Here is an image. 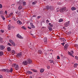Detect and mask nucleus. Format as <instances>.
I'll list each match as a JSON object with an SVG mask.
<instances>
[{
    "instance_id": "nucleus-15",
    "label": "nucleus",
    "mask_w": 78,
    "mask_h": 78,
    "mask_svg": "<svg viewBox=\"0 0 78 78\" xmlns=\"http://www.w3.org/2000/svg\"><path fill=\"white\" fill-rule=\"evenodd\" d=\"M17 23L19 25H21L22 23V22L21 21H20V20H18L17 21Z\"/></svg>"
},
{
    "instance_id": "nucleus-53",
    "label": "nucleus",
    "mask_w": 78,
    "mask_h": 78,
    "mask_svg": "<svg viewBox=\"0 0 78 78\" xmlns=\"http://www.w3.org/2000/svg\"><path fill=\"white\" fill-rule=\"evenodd\" d=\"M36 15H34L33 16V17H36Z\"/></svg>"
},
{
    "instance_id": "nucleus-46",
    "label": "nucleus",
    "mask_w": 78,
    "mask_h": 78,
    "mask_svg": "<svg viewBox=\"0 0 78 78\" xmlns=\"http://www.w3.org/2000/svg\"><path fill=\"white\" fill-rule=\"evenodd\" d=\"M57 59H60V58H59V56H57Z\"/></svg>"
},
{
    "instance_id": "nucleus-36",
    "label": "nucleus",
    "mask_w": 78,
    "mask_h": 78,
    "mask_svg": "<svg viewBox=\"0 0 78 78\" xmlns=\"http://www.w3.org/2000/svg\"><path fill=\"white\" fill-rule=\"evenodd\" d=\"M23 6H25L26 5V2H23Z\"/></svg>"
},
{
    "instance_id": "nucleus-58",
    "label": "nucleus",
    "mask_w": 78,
    "mask_h": 78,
    "mask_svg": "<svg viewBox=\"0 0 78 78\" xmlns=\"http://www.w3.org/2000/svg\"><path fill=\"white\" fill-rule=\"evenodd\" d=\"M11 6H14V4H12L11 5Z\"/></svg>"
},
{
    "instance_id": "nucleus-43",
    "label": "nucleus",
    "mask_w": 78,
    "mask_h": 78,
    "mask_svg": "<svg viewBox=\"0 0 78 78\" xmlns=\"http://www.w3.org/2000/svg\"><path fill=\"white\" fill-rule=\"evenodd\" d=\"M68 53L69 54V55H71V53H70V52H69V51H68Z\"/></svg>"
},
{
    "instance_id": "nucleus-17",
    "label": "nucleus",
    "mask_w": 78,
    "mask_h": 78,
    "mask_svg": "<svg viewBox=\"0 0 78 78\" xmlns=\"http://www.w3.org/2000/svg\"><path fill=\"white\" fill-rule=\"evenodd\" d=\"M49 9H50V10H51L52 11H53V10H54V9L53 7L51 6H49Z\"/></svg>"
},
{
    "instance_id": "nucleus-50",
    "label": "nucleus",
    "mask_w": 78,
    "mask_h": 78,
    "mask_svg": "<svg viewBox=\"0 0 78 78\" xmlns=\"http://www.w3.org/2000/svg\"><path fill=\"white\" fill-rule=\"evenodd\" d=\"M5 13L6 14L7 13H8V12H7V11H5Z\"/></svg>"
},
{
    "instance_id": "nucleus-38",
    "label": "nucleus",
    "mask_w": 78,
    "mask_h": 78,
    "mask_svg": "<svg viewBox=\"0 0 78 78\" xmlns=\"http://www.w3.org/2000/svg\"><path fill=\"white\" fill-rule=\"evenodd\" d=\"M7 45H9V46H12V45H11L9 43H8Z\"/></svg>"
},
{
    "instance_id": "nucleus-20",
    "label": "nucleus",
    "mask_w": 78,
    "mask_h": 78,
    "mask_svg": "<svg viewBox=\"0 0 78 78\" xmlns=\"http://www.w3.org/2000/svg\"><path fill=\"white\" fill-rule=\"evenodd\" d=\"M8 29L9 30H10L11 29V25H9L8 27Z\"/></svg>"
},
{
    "instance_id": "nucleus-63",
    "label": "nucleus",
    "mask_w": 78,
    "mask_h": 78,
    "mask_svg": "<svg viewBox=\"0 0 78 78\" xmlns=\"http://www.w3.org/2000/svg\"><path fill=\"white\" fill-rule=\"evenodd\" d=\"M3 39L2 38H0V41H1V40H2Z\"/></svg>"
},
{
    "instance_id": "nucleus-49",
    "label": "nucleus",
    "mask_w": 78,
    "mask_h": 78,
    "mask_svg": "<svg viewBox=\"0 0 78 78\" xmlns=\"http://www.w3.org/2000/svg\"><path fill=\"white\" fill-rule=\"evenodd\" d=\"M47 69H50V66H47Z\"/></svg>"
},
{
    "instance_id": "nucleus-18",
    "label": "nucleus",
    "mask_w": 78,
    "mask_h": 78,
    "mask_svg": "<svg viewBox=\"0 0 78 78\" xmlns=\"http://www.w3.org/2000/svg\"><path fill=\"white\" fill-rule=\"evenodd\" d=\"M38 53H39V55H41L42 53V51L41 50H38Z\"/></svg>"
},
{
    "instance_id": "nucleus-35",
    "label": "nucleus",
    "mask_w": 78,
    "mask_h": 78,
    "mask_svg": "<svg viewBox=\"0 0 78 78\" xmlns=\"http://www.w3.org/2000/svg\"><path fill=\"white\" fill-rule=\"evenodd\" d=\"M62 41H63V42H66V40L65 38H63Z\"/></svg>"
},
{
    "instance_id": "nucleus-9",
    "label": "nucleus",
    "mask_w": 78,
    "mask_h": 78,
    "mask_svg": "<svg viewBox=\"0 0 78 78\" xmlns=\"http://www.w3.org/2000/svg\"><path fill=\"white\" fill-rule=\"evenodd\" d=\"M0 49L1 50H3L5 49V46L3 45H0Z\"/></svg>"
},
{
    "instance_id": "nucleus-45",
    "label": "nucleus",
    "mask_w": 78,
    "mask_h": 78,
    "mask_svg": "<svg viewBox=\"0 0 78 78\" xmlns=\"http://www.w3.org/2000/svg\"><path fill=\"white\" fill-rule=\"evenodd\" d=\"M30 24L31 25V26H32V25H33V23H30Z\"/></svg>"
},
{
    "instance_id": "nucleus-39",
    "label": "nucleus",
    "mask_w": 78,
    "mask_h": 78,
    "mask_svg": "<svg viewBox=\"0 0 78 78\" xmlns=\"http://www.w3.org/2000/svg\"><path fill=\"white\" fill-rule=\"evenodd\" d=\"M71 55H73V51H70Z\"/></svg>"
},
{
    "instance_id": "nucleus-14",
    "label": "nucleus",
    "mask_w": 78,
    "mask_h": 78,
    "mask_svg": "<svg viewBox=\"0 0 78 78\" xmlns=\"http://www.w3.org/2000/svg\"><path fill=\"white\" fill-rule=\"evenodd\" d=\"M26 73H27V74H32V73H33L32 72H31L30 71H27Z\"/></svg>"
},
{
    "instance_id": "nucleus-26",
    "label": "nucleus",
    "mask_w": 78,
    "mask_h": 78,
    "mask_svg": "<svg viewBox=\"0 0 78 78\" xmlns=\"http://www.w3.org/2000/svg\"><path fill=\"white\" fill-rule=\"evenodd\" d=\"M37 3V1H35L34 2H32V5H35Z\"/></svg>"
},
{
    "instance_id": "nucleus-24",
    "label": "nucleus",
    "mask_w": 78,
    "mask_h": 78,
    "mask_svg": "<svg viewBox=\"0 0 78 78\" xmlns=\"http://www.w3.org/2000/svg\"><path fill=\"white\" fill-rule=\"evenodd\" d=\"M1 17L2 18V19L4 20H5V18L4 17V16H3L1 15Z\"/></svg>"
},
{
    "instance_id": "nucleus-3",
    "label": "nucleus",
    "mask_w": 78,
    "mask_h": 78,
    "mask_svg": "<svg viewBox=\"0 0 78 78\" xmlns=\"http://www.w3.org/2000/svg\"><path fill=\"white\" fill-rule=\"evenodd\" d=\"M69 24H70V21H69L66 23L64 24V26L65 27H69Z\"/></svg>"
},
{
    "instance_id": "nucleus-21",
    "label": "nucleus",
    "mask_w": 78,
    "mask_h": 78,
    "mask_svg": "<svg viewBox=\"0 0 78 78\" xmlns=\"http://www.w3.org/2000/svg\"><path fill=\"white\" fill-rule=\"evenodd\" d=\"M31 70H32L33 71V72H37V71L36 69H31Z\"/></svg>"
},
{
    "instance_id": "nucleus-64",
    "label": "nucleus",
    "mask_w": 78,
    "mask_h": 78,
    "mask_svg": "<svg viewBox=\"0 0 78 78\" xmlns=\"http://www.w3.org/2000/svg\"><path fill=\"white\" fill-rule=\"evenodd\" d=\"M29 78H33L31 76H30Z\"/></svg>"
},
{
    "instance_id": "nucleus-37",
    "label": "nucleus",
    "mask_w": 78,
    "mask_h": 78,
    "mask_svg": "<svg viewBox=\"0 0 78 78\" xmlns=\"http://www.w3.org/2000/svg\"><path fill=\"white\" fill-rule=\"evenodd\" d=\"M48 27H51V28H52V27H53V25L51 24V25L48 26Z\"/></svg>"
},
{
    "instance_id": "nucleus-1",
    "label": "nucleus",
    "mask_w": 78,
    "mask_h": 78,
    "mask_svg": "<svg viewBox=\"0 0 78 78\" xmlns=\"http://www.w3.org/2000/svg\"><path fill=\"white\" fill-rule=\"evenodd\" d=\"M12 66L15 67V69L16 70L19 69V65L17 64H13Z\"/></svg>"
},
{
    "instance_id": "nucleus-41",
    "label": "nucleus",
    "mask_w": 78,
    "mask_h": 78,
    "mask_svg": "<svg viewBox=\"0 0 78 78\" xmlns=\"http://www.w3.org/2000/svg\"><path fill=\"white\" fill-rule=\"evenodd\" d=\"M3 7V6H2V5L0 4V8H2Z\"/></svg>"
},
{
    "instance_id": "nucleus-32",
    "label": "nucleus",
    "mask_w": 78,
    "mask_h": 78,
    "mask_svg": "<svg viewBox=\"0 0 78 78\" xmlns=\"http://www.w3.org/2000/svg\"><path fill=\"white\" fill-rule=\"evenodd\" d=\"M11 44L13 45V46H15L16 45V44H15V43L14 42V41H13L12 43Z\"/></svg>"
},
{
    "instance_id": "nucleus-4",
    "label": "nucleus",
    "mask_w": 78,
    "mask_h": 78,
    "mask_svg": "<svg viewBox=\"0 0 78 78\" xmlns=\"http://www.w3.org/2000/svg\"><path fill=\"white\" fill-rule=\"evenodd\" d=\"M69 46V45L68 44H66L64 47V50H67V48H68V46Z\"/></svg>"
},
{
    "instance_id": "nucleus-60",
    "label": "nucleus",
    "mask_w": 78,
    "mask_h": 78,
    "mask_svg": "<svg viewBox=\"0 0 78 78\" xmlns=\"http://www.w3.org/2000/svg\"><path fill=\"white\" fill-rule=\"evenodd\" d=\"M61 44L63 46H64V44L63 43H62Z\"/></svg>"
},
{
    "instance_id": "nucleus-11",
    "label": "nucleus",
    "mask_w": 78,
    "mask_h": 78,
    "mask_svg": "<svg viewBox=\"0 0 78 78\" xmlns=\"http://www.w3.org/2000/svg\"><path fill=\"white\" fill-rule=\"evenodd\" d=\"M2 72H8V69H2Z\"/></svg>"
},
{
    "instance_id": "nucleus-31",
    "label": "nucleus",
    "mask_w": 78,
    "mask_h": 78,
    "mask_svg": "<svg viewBox=\"0 0 78 78\" xmlns=\"http://www.w3.org/2000/svg\"><path fill=\"white\" fill-rule=\"evenodd\" d=\"M63 21V20L62 19H60L58 20L59 22H62Z\"/></svg>"
},
{
    "instance_id": "nucleus-23",
    "label": "nucleus",
    "mask_w": 78,
    "mask_h": 78,
    "mask_svg": "<svg viewBox=\"0 0 78 78\" xmlns=\"http://www.w3.org/2000/svg\"><path fill=\"white\" fill-rule=\"evenodd\" d=\"M48 29L49 30H50V31H52V27H48Z\"/></svg>"
},
{
    "instance_id": "nucleus-6",
    "label": "nucleus",
    "mask_w": 78,
    "mask_h": 78,
    "mask_svg": "<svg viewBox=\"0 0 78 78\" xmlns=\"http://www.w3.org/2000/svg\"><path fill=\"white\" fill-rule=\"evenodd\" d=\"M22 64H23V65H24V66H27V64H28V63H27V61H24L22 63Z\"/></svg>"
},
{
    "instance_id": "nucleus-7",
    "label": "nucleus",
    "mask_w": 78,
    "mask_h": 78,
    "mask_svg": "<svg viewBox=\"0 0 78 78\" xmlns=\"http://www.w3.org/2000/svg\"><path fill=\"white\" fill-rule=\"evenodd\" d=\"M44 41L45 44H47V37H45L44 39Z\"/></svg>"
},
{
    "instance_id": "nucleus-55",
    "label": "nucleus",
    "mask_w": 78,
    "mask_h": 78,
    "mask_svg": "<svg viewBox=\"0 0 78 78\" xmlns=\"http://www.w3.org/2000/svg\"><path fill=\"white\" fill-rule=\"evenodd\" d=\"M46 22H50V21H48V20H46Z\"/></svg>"
},
{
    "instance_id": "nucleus-59",
    "label": "nucleus",
    "mask_w": 78,
    "mask_h": 78,
    "mask_svg": "<svg viewBox=\"0 0 78 78\" xmlns=\"http://www.w3.org/2000/svg\"><path fill=\"white\" fill-rule=\"evenodd\" d=\"M62 39H63V38H60V39H61V41H62Z\"/></svg>"
},
{
    "instance_id": "nucleus-42",
    "label": "nucleus",
    "mask_w": 78,
    "mask_h": 78,
    "mask_svg": "<svg viewBox=\"0 0 78 78\" xmlns=\"http://www.w3.org/2000/svg\"><path fill=\"white\" fill-rule=\"evenodd\" d=\"M9 41L10 42L11 44L12 43V42L13 41L12 40H9Z\"/></svg>"
},
{
    "instance_id": "nucleus-57",
    "label": "nucleus",
    "mask_w": 78,
    "mask_h": 78,
    "mask_svg": "<svg viewBox=\"0 0 78 78\" xmlns=\"http://www.w3.org/2000/svg\"><path fill=\"white\" fill-rule=\"evenodd\" d=\"M70 56H71L72 57H74V56L73 55H72V54H71V55Z\"/></svg>"
},
{
    "instance_id": "nucleus-19",
    "label": "nucleus",
    "mask_w": 78,
    "mask_h": 78,
    "mask_svg": "<svg viewBox=\"0 0 78 78\" xmlns=\"http://www.w3.org/2000/svg\"><path fill=\"white\" fill-rule=\"evenodd\" d=\"M71 9L72 11H74L76 10V8L74 7H73L71 8Z\"/></svg>"
},
{
    "instance_id": "nucleus-33",
    "label": "nucleus",
    "mask_w": 78,
    "mask_h": 78,
    "mask_svg": "<svg viewBox=\"0 0 78 78\" xmlns=\"http://www.w3.org/2000/svg\"><path fill=\"white\" fill-rule=\"evenodd\" d=\"M0 32H1V33H4V32H5V31H4V30H3L2 29H1L0 30Z\"/></svg>"
},
{
    "instance_id": "nucleus-48",
    "label": "nucleus",
    "mask_w": 78,
    "mask_h": 78,
    "mask_svg": "<svg viewBox=\"0 0 78 78\" xmlns=\"http://www.w3.org/2000/svg\"><path fill=\"white\" fill-rule=\"evenodd\" d=\"M12 14H13V13L12 12L10 14V16H11L12 15Z\"/></svg>"
},
{
    "instance_id": "nucleus-28",
    "label": "nucleus",
    "mask_w": 78,
    "mask_h": 78,
    "mask_svg": "<svg viewBox=\"0 0 78 78\" xmlns=\"http://www.w3.org/2000/svg\"><path fill=\"white\" fill-rule=\"evenodd\" d=\"M12 52L13 55H14L16 54V52L14 50L12 51Z\"/></svg>"
},
{
    "instance_id": "nucleus-22",
    "label": "nucleus",
    "mask_w": 78,
    "mask_h": 78,
    "mask_svg": "<svg viewBox=\"0 0 78 78\" xmlns=\"http://www.w3.org/2000/svg\"><path fill=\"white\" fill-rule=\"evenodd\" d=\"M50 6L48 5H47L46 6V9H47V10H48V9H50Z\"/></svg>"
},
{
    "instance_id": "nucleus-62",
    "label": "nucleus",
    "mask_w": 78,
    "mask_h": 78,
    "mask_svg": "<svg viewBox=\"0 0 78 78\" xmlns=\"http://www.w3.org/2000/svg\"><path fill=\"white\" fill-rule=\"evenodd\" d=\"M71 33H72V32L70 31V32H69V34H71Z\"/></svg>"
},
{
    "instance_id": "nucleus-61",
    "label": "nucleus",
    "mask_w": 78,
    "mask_h": 78,
    "mask_svg": "<svg viewBox=\"0 0 78 78\" xmlns=\"http://www.w3.org/2000/svg\"><path fill=\"white\" fill-rule=\"evenodd\" d=\"M15 12H16V14H17L18 13V12L16 11Z\"/></svg>"
},
{
    "instance_id": "nucleus-44",
    "label": "nucleus",
    "mask_w": 78,
    "mask_h": 78,
    "mask_svg": "<svg viewBox=\"0 0 78 78\" xmlns=\"http://www.w3.org/2000/svg\"><path fill=\"white\" fill-rule=\"evenodd\" d=\"M12 19H13V20H14L15 21H16V18H15V17H12Z\"/></svg>"
},
{
    "instance_id": "nucleus-30",
    "label": "nucleus",
    "mask_w": 78,
    "mask_h": 78,
    "mask_svg": "<svg viewBox=\"0 0 78 78\" xmlns=\"http://www.w3.org/2000/svg\"><path fill=\"white\" fill-rule=\"evenodd\" d=\"M22 29H24V30H27V28L25 26H23L22 27Z\"/></svg>"
},
{
    "instance_id": "nucleus-8",
    "label": "nucleus",
    "mask_w": 78,
    "mask_h": 78,
    "mask_svg": "<svg viewBox=\"0 0 78 78\" xmlns=\"http://www.w3.org/2000/svg\"><path fill=\"white\" fill-rule=\"evenodd\" d=\"M16 37H18V38H20V39H23V37H22L19 34H18L16 35Z\"/></svg>"
},
{
    "instance_id": "nucleus-2",
    "label": "nucleus",
    "mask_w": 78,
    "mask_h": 78,
    "mask_svg": "<svg viewBox=\"0 0 78 78\" xmlns=\"http://www.w3.org/2000/svg\"><path fill=\"white\" fill-rule=\"evenodd\" d=\"M66 9V7H64L61 9L60 10V12H64V11H65Z\"/></svg>"
},
{
    "instance_id": "nucleus-40",
    "label": "nucleus",
    "mask_w": 78,
    "mask_h": 78,
    "mask_svg": "<svg viewBox=\"0 0 78 78\" xmlns=\"http://www.w3.org/2000/svg\"><path fill=\"white\" fill-rule=\"evenodd\" d=\"M31 27H32V28H35V26L33 25H32V26H31Z\"/></svg>"
},
{
    "instance_id": "nucleus-29",
    "label": "nucleus",
    "mask_w": 78,
    "mask_h": 78,
    "mask_svg": "<svg viewBox=\"0 0 78 78\" xmlns=\"http://www.w3.org/2000/svg\"><path fill=\"white\" fill-rule=\"evenodd\" d=\"M44 72V69H40V72L41 73H42L43 72Z\"/></svg>"
},
{
    "instance_id": "nucleus-51",
    "label": "nucleus",
    "mask_w": 78,
    "mask_h": 78,
    "mask_svg": "<svg viewBox=\"0 0 78 78\" xmlns=\"http://www.w3.org/2000/svg\"><path fill=\"white\" fill-rule=\"evenodd\" d=\"M39 18H41V16H37V19H39Z\"/></svg>"
},
{
    "instance_id": "nucleus-27",
    "label": "nucleus",
    "mask_w": 78,
    "mask_h": 78,
    "mask_svg": "<svg viewBox=\"0 0 78 78\" xmlns=\"http://www.w3.org/2000/svg\"><path fill=\"white\" fill-rule=\"evenodd\" d=\"M3 55V52L2 51L0 52V56H2Z\"/></svg>"
},
{
    "instance_id": "nucleus-56",
    "label": "nucleus",
    "mask_w": 78,
    "mask_h": 78,
    "mask_svg": "<svg viewBox=\"0 0 78 78\" xmlns=\"http://www.w3.org/2000/svg\"><path fill=\"white\" fill-rule=\"evenodd\" d=\"M0 78H3L2 77V76L0 75Z\"/></svg>"
},
{
    "instance_id": "nucleus-16",
    "label": "nucleus",
    "mask_w": 78,
    "mask_h": 78,
    "mask_svg": "<svg viewBox=\"0 0 78 78\" xmlns=\"http://www.w3.org/2000/svg\"><path fill=\"white\" fill-rule=\"evenodd\" d=\"M50 63H53V64H55V62H54V61L53 60H49Z\"/></svg>"
},
{
    "instance_id": "nucleus-54",
    "label": "nucleus",
    "mask_w": 78,
    "mask_h": 78,
    "mask_svg": "<svg viewBox=\"0 0 78 78\" xmlns=\"http://www.w3.org/2000/svg\"><path fill=\"white\" fill-rule=\"evenodd\" d=\"M75 47H78V44H76L75 45Z\"/></svg>"
},
{
    "instance_id": "nucleus-12",
    "label": "nucleus",
    "mask_w": 78,
    "mask_h": 78,
    "mask_svg": "<svg viewBox=\"0 0 78 78\" xmlns=\"http://www.w3.org/2000/svg\"><path fill=\"white\" fill-rule=\"evenodd\" d=\"M12 68H11L10 70L8 69V72H11L12 73Z\"/></svg>"
},
{
    "instance_id": "nucleus-52",
    "label": "nucleus",
    "mask_w": 78,
    "mask_h": 78,
    "mask_svg": "<svg viewBox=\"0 0 78 78\" xmlns=\"http://www.w3.org/2000/svg\"><path fill=\"white\" fill-rule=\"evenodd\" d=\"M2 12H3V11H0V14H2Z\"/></svg>"
},
{
    "instance_id": "nucleus-13",
    "label": "nucleus",
    "mask_w": 78,
    "mask_h": 78,
    "mask_svg": "<svg viewBox=\"0 0 78 78\" xmlns=\"http://www.w3.org/2000/svg\"><path fill=\"white\" fill-rule=\"evenodd\" d=\"M23 8V7H22V5H20L18 7V9L19 10H20V9H22Z\"/></svg>"
},
{
    "instance_id": "nucleus-10",
    "label": "nucleus",
    "mask_w": 78,
    "mask_h": 78,
    "mask_svg": "<svg viewBox=\"0 0 78 78\" xmlns=\"http://www.w3.org/2000/svg\"><path fill=\"white\" fill-rule=\"evenodd\" d=\"M22 52H20V53H18L16 56H17V57H21V56H22Z\"/></svg>"
},
{
    "instance_id": "nucleus-5",
    "label": "nucleus",
    "mask_w": 78,
    "mask_h": 78,
    "mask_svg": "<svg viewBox=\"0 0 78 78\" xmlns=\"http://www.w3.org/2000/svg\"><path fill=\"white\" fill-rule=\"evenodd\" d=\"M27 62L28 64H31L32 63V61H31V59H28L27 61Z\"/></svg>"
},
{
    "instance_id": "nucleus-47",
    "label": "nucleus",
    "mask_w": 78,
    "mask_h": 78,
    "mask_svg": "<svg viewBox=\"0 0 78 78\" xmlns=\"http://www.w3.org/2000/svg\"><path fill=\"white\" fill-rule=\"evenodd\" d=\"M75 58L76 59H78V58L76 56H75Z\"/></svg>"
},
{
    "instance_id": "nucleus-34",
    "label": "nucleus",
    "mask_w": 78,
    "mask_h": 78,
    "mask_svg": "<svg viewBox=\"0 0 78 78\" xmlns=\"http://www.w3.org/2000/svg\"><path fill=\"white\" fill-rule=\"evenodd\" d=\"M7 49L9 51H11V48H10V47L7 48Z\"/></svg>"
},
{
    "instance_id": "nucleus-25",
    "label": "nucleus",
    "mask_w": 78,
    "mask_h": 78,
    "mask_svg": "<svg viewBox=\"0 0 78 78\" xmlns=\"http://www.w3.org/2000/svg\"><path fill=\"white\" fill-rule=\"evenodd\" d=\"M77 66H78V64H77V63L74 64V67H75V68H76V67Z\"/></svg>"
}]
</instances>
